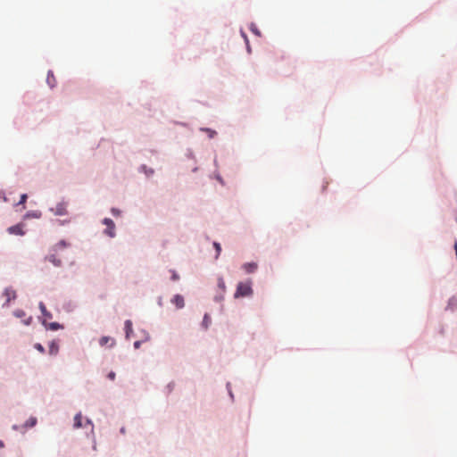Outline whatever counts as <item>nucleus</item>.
<instances>
[{"mask_svg": "<svg viewBox=\"0 0 457 457\" xmlns=\"http://www.w3.org/2000/svg\"><path fill=\"white\" fill-rule=\"evenodd\" d=\"M103 223L106 226V228L104 229V234H106L110 237H115V224L112 221V220L109 218H105L103 220Z\"/></svg>", "mask_w": 457, "mask_h": 457, "instance_id": "1", "label": "nucleus"}, {"mask_svg": "<svg viewBox=\"0 0 457 457\" xmlns=\"http://www.w3.org/2000/svg\"><path fill=\"white\" fill-rule=\"evenodd\" d=\"M51 212L57 216L66 215L67 212V203L61 202L58 203L54 207L51 208Z\"/></svg>", "mask_w": 457, "mask_h": 457, "instance_id": "2", "label": "nucleus"}, {"mask_svg": "<svg viewBox=\"0 0 457 457\" xmlns=\"http://www.w3.org/2000/svg\"><path fill=\"white\" fill-rule=\"evenodd\" d=\"M253 293L252 287H237L235 293V298H238L240 296H248Z\"/></svg>", "mask_w": 457, "mask_h": 457, "instance_id": "3", "label": "nucleus"}, {"mask_svg": "<svg viewBox=\"0 0 457 457\" xmlns=\"http://www.w3.org/2000/svg\"><path fill=\"white\" fill-rule=\"evenodd\" d=\"M8 232L10 234L18 235V236H23L25 234L23 230V225L22 224H17L14 226H12L8 228Z\"/></svg>", "mask_w": 457, "mask_h": 457, "instance_id": "4", "label": "nucleus"}, {"mask_svg": "<svg viewBox=\"0 0 457 457\" xmlns=\"http://www.w3.org/2000/svg\"><path fill=\"white\" fill-rule=\"evenodd\" d=\"M99 345L101 346H105L109 345V346L112 347L115 345V340L111 337L104 336L100 338Z\"/></svg>", "mask_w": 457, "mask_h": 457, "instance_id": "5", "label": "nucleus"}, {"mask_svg": "<svg viewBox=\"0 0 457 457\" xmlns=\"http://www.w3.org/2000/svg\"><path fill=\"white\" fill-rule=\"evenodd\" d=\"M243 270L246 272V273H253L254 272L257 268H258V265L256 262H247V263H245L243 266H242Z\"/></svg>", "mask_w": 457, "mask_h": 457, "instance_id": "6", "label": "nucleus"}, {"mask_svg": "<svg viewBox=\"0 0 457 457\" xmlns=\"http://www.w3.org/2000/svg\"><path fill=\"white\" fill-rule=\"evenodd\" d=\"M172 303H174L176 305L177 308L179 309H181L184 307L185 305V303H184V298L183 296L179 295H175L172 300H171Z\"/></svg>", "mask_w": 457, "mask_h": 457, "instance_id": "7", "label": "nucleus"}, {"mask_svg": "<svg viewBox=\"0 0 457 457\" xmlns=\"http://www.w3.org/2000/svg\"><path fill=\"white\" fill-rule=\"evenodd\" d=\"M4 295L6 296L5 303H10L12 299H14L16 297V294L13 290L6 288L4 291Z\"/></svg>", "mask_w": 457, "mask_h": 457, "instance_id": "8", "label": "nucleus"}, {"mask_svg": "<svg viewBox=\"0 0 457 457\" xmlns=\"http://www.w3.org/2000/svg\"><path fill=\"white\" fill-rule=\"evenodd\" d=\"M39 309L46 319H52V314L46 310V307L44 304V303H39Z\"/></svg>", "mask_w": 457, "mask_h": 457, "instance_id": "9", "label": "nucleus"}, {"mask_svg": "<svg viewBox=\"0 0 457 457\" xmlns=\"http://www.w3.org/2000/svg\"><path fill=\"white\" fill-rule=\"evenodd\" d=\"M46 259L51 262L54 266L61 265V260L57 258L55 253H52L46 257Z\"/></svg>", "mask_w": 457, "mask_h": 457, "instance_id": "10", "label": "nucleus"}, {"mask_svg": "<svg viewBox=\"0 0 457 457\" xmlns=\"http://www.w3.org/2000/svg\"><path fill=\"white\" fill-rule=\"evenodd\" d=\"M73 427L75 428H79L82 427V415H81V413H78L74 417V425H73Z\"/></svg>", "mask_w": 457, "mask_h": 457, "instance_id": "11", "label": "nucleus"}, {"mask_svg": "<svg viewBox=\"0 0 457 457\" xmlns=\"http://www.w3.org/2000/svg\"><path fill=\"white\" fill-rule=\"evenodd\" d=\"M58 351H59L58 344L53 341L49 345V353L52 355H55V354H57Z\"/></svg>", "mask_w": 457, "mask_h": 457, "instance_id": "12", "label": "nucleus"}, {"mask_svg": "<svg viewBox=\"0 0 457 457\" xmlns=\"http://www.w3.org/2000/svg\"><path fill=\"white\" fill-rule=\"evenodd\" d=\"M125 331L127 337H129V334L132 332V322L129 320L125 321Z\"/></svg>", "mask_w": 457, "mask_h": 457, "instance_id": "13", "label": "nucleus"}, {"mask_svg": "<svg viewBox=\"0 0 457 457\" xmlns=\"http://www.w3.org/2000/svg\"><path fill=\"white\" fill-rule=\"evenodd\" d=\"M211 324V318L208 314H205L202 322V326L204 329H207Z\"/></svg>", "mask_w": 457, "mask_h": 457, "instance_id": "14", "label": "nucleus"}, {"mask_svg": "<svg viewBox=\"0 0 457 457\" xmlns=\"http://www.w3.org/2000/svg\"><path fill=\"white\" fill-rule=\"evenodd\" d=\"M68 246V244L64 240H61L58 244L55 245L54 251L56 252L58 249H63Z\"/></svg>", "mask_w": 457, "mask_h": 457, "instance_id": "15", "label": "nucleus"}, {"mask_svg": "<svg viewBox=\"0 0 457 457\" xmlns=\"http://www.w3.org/2000/svg\"><path fill=\"white\" fill-rule=\"evenodd\" d=\"M47 83L51 86V87H54V83H55V78L54 76V74L52 72H48V75H47Z\"/></svg>", "mask_w": 457, "mask_h": 457, "instance_id": "16", "label": "nucleus"}, {"mask_svg": "<svg viewBox=\"0 0 457 457\" xmlns=\"http://www.w3.org/2000/svg\"><path fill=\"white\" fill-rule=\"evenodd\" d=\"M36 423H37V419L34 417H30L26 422V427H29V428L34 427L36 425Z\"/></svg>", "mask_w": 457, "mask_h": 457, "instance_id": "17", "label": "nucleus"}, {"mask_svg": "<svg viewBox=\"0 0 457 457\" xmlns=\"http://www.w3.org/2000/svg\"><path fill=\"white\" fill-rule=\"evenodd\" d=\"M201 130L205 131L210 138L214 137L216 135V131L211 129H201Z\"/></svg>", "mask_w": 457, "mask_h": 457, "instance_id": "18", "label": "nucleus"}, {"mask_svg": "<svg viewBox=\"0 0 457 457\" xmlns=\"http://www.w3.org/2000/svg\"><path fill=\"white\" fill-rule=\"evenodd\" d=\"M27 198H28V195L26 194H22L21 195V200L20 202L18 203V204H21L22 205V208L25 209V203L27 201Z\"/></svg>", "mask_w": 457, "mask_h": 457, "instance_id": "19", "label": "nucleus"}, {"mask_svg": "<svg viewBox=\"0 0 457 457\" xmlns=\"http://www.w3.org/2000/svg\"><path fill=\"white\" fill-rule=\"evenodd\" d=\"M48 328L51 329V330H57L59 328H62V326L57 323V322H52L48 325Z\"/></svg>", "mask_w": 457, "mask_h": 457, "instance_id": "20", "label": "nucleus"}, {"mask_svg": "<svg viewBox=\"0 0 457 457\" xmlns=\"http://www.w3.org/2000/svg\"><path fill=\"white\" fill-rule=\"evenodd\" d=\"M13 314L17 318H22L25 316V312L22 310H17L13 312Z\"/></svg>", "mask_w": 457, "mask_h": 457, "instance_id": "21", "label": "nucleus"}, {"mask_svg": "<svg viewBox=\"0 0 457 457\" xmlns=\"http://www.w3.org/2000/svg\"><path fill=\"white\" fill-rule=\"evenodd\" d=\"M37 351H39L40 353H45V348L44 346L41 345V344H36L35 346H34Z\"/></svg>", "mask_w": 457, "mask_h": 457, "instance_id": "22", "label": "nucleus"}, {"mask_svg": "<svg viewBox=\"0 0 457 457\" xmlns=\"http://www.w3.org/2000/svg\"><path fill=\"white\" fill-rule=\"evenodd\" d=\"M251 30L257 36H260L261 33L260 31L258 30V29L256 28V26L254 24H252L251 25Z\"/></svg>", "mask_w": 457, "mask_h": 457, "instance_id": "23", "label": "nucleus"}, {"mask_svg": "<svg viewBox=\"0 0 457 457\" xmlns=\"http://www.w3.org/2000/svg\"><path fill=\"white\" fill-rule=\"evenodd\" d=\"M213 245H214V247H215V249L217 251V256H218L220 254V250H221L220 245L219 243H214Z\"/></svg>", "mask_w": 457, "mask_h": 457, "instance_id": "24", "label": "nucleus"}, {"mask_svg": "<svg viewBox=\"0 0 457 457\" xmlns=\"http://www.w3.org/2000/svg\"><path fill=\"white\" fill-rule=\"evenodd\" d=\"M242 36L244 37L245 40V43H246V46H247V50L248 52H250V46H249V42H248V38L246 37V35L242 31L241 32Z\"/></svg>", "mask_w": 457, "mask_h": 457, "instance_id": "25", "label": "nucleus"}, {"mask_svg": "<svg viewBox=\"0 0 457 457\" xmlns=\"http://www.w3.org/2000/svg\"><path fill=\"white\" fill-rule=\"evenodd\" d=\"M111 212L115 216H119L120 214V211L116 208H112Z\"/></svg>", "mask_w": 457, "mask_h": 457, "instance_id": "26", "label": "nucleus"}, {"mask_svg": "<svg viewBox=\"0 0 457 457\" xmlns=\"http://www.w3.org/2000/svg\"><path fill=\"white\" fill-rule=\"evenodd\" d=\"M108 378L111 379V380H114L115 378V373L113 371H111L108 375H107Z\"/></svg>", "mask_w": 457, "mask_h": 457, "instance_id": "27", "label": "nucleus"}, {"mask_svg": "<svg viewBox=\"0 0 457 457\" xmlns=\"http://www.w3.org/2000/svg\"><path fill=\"white\" fill-rule=\"evenodd\" d=\"M31 320H32V318H31V317H29L28 320H26L24 321V323H25L26 325H29V324H30V322H31Z\"/></svg>", "mask_w": 457, "mask_h": 457, "instance_id": "28", "label": "nucleus"}, {"mask_svg": "<svg viewBox=\"0 0 457 457\" xmlns=\"http://www.w3.org/2000/svg\"><path fill=\"white\" fill-rule=\"evenodd\" d=\"M139 345H140V342L137 341V342L134 343L135 348H138Z\"/></svg>", "mask_w": 457, "mask_h": 457, "instance_id": "29", "label": "nucleus"}, {"mask_svg": "<svg viewBox=\"0 0 457 457\" xmlns=\"http://www.w3.org/2000/svg\"><path fill=\"white\" fill-rule=\"evenodd\" d=\"M2 199H3L4 202H7L8 201V199L6 198V196L4 195H3Z\"/></svg>", "mask_w": 457, "mask_h": 457, "instance_id": "30", "label": "nucleus"}, {"mask_svg": "<svg viewBox=\"0 0 457 457\" xmlns=\"http://www.w3.org/2000/svg\"><path fill=\"white\" fill-rule=\"evenodd\" d=\"M87 424L92 426V423H91V421L89 420H87Z\"/></svg>", "mask_w": 457, "mask_h": 457, "instance_id": "31", "label": "nucleus"}, {"mask_svg": "<svg viewBox=\"0 0 457 457\" xmlns=\"http://www.w3.org/2000/svg\"><path fill=\"white\" fill-rule=\"evenodd\" d=\"M2 445H3V443H2V442H0V446H2Z\"/></svg>", "mask_w": 457, "mask_h": 457, "instance_id": "32", "label": "nucleus"}]
</instances>
